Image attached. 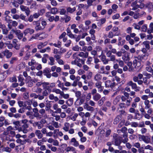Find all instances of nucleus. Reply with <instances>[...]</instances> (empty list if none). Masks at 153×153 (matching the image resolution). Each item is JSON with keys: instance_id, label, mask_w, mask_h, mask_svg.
<instances>
[{"instance_id": "6ab92c4d", "label": "nucleus", "mask_w": 153, "mask_h": 153, "mask_svg": "<svg viewBox=\"0 0 153 153\" xmlns=\"http://www.w3.org/2000/svg\"><path fill=\"white\" fill-rule=\"evenodd\" d=\"M27 52L25 56L23 58L24 60H27L30 58L31 55L30 54V52L28 51V50L26 51Z\"/></svg>"}, {"instance_id": "5fc2aeb1", "label": "nucleus", "mask_w": 153, "mask_h": 153, "mask_svg": "<svg viewBox=\"0 0 153 153\" xmlns=\"http://www.w3.org/2000/svg\"><path fill=\"white\" fill-rule=\"evenodd\" d=\"M24 98L25 99H28L29 98V95L28 93H26L24 94Z\"/></svg>"}, {"instance_id": "0eeeda50", "label": "nucleus", "mask_w": 153, "mask_h": 153, "mask_svg": "<svg viewBox=\"0 0 153 153\" xmlns=\"http://www.w3.org/2000/svg\"><path fill=\"white\" fill-rule=\"evenodd\" d=\"M122 142V138L120 137H116L114 139V145L116 146L120 145Z\"/></svg>"}, {"instance_id": "7ed1b4c3", "label": "nucleus", "mask_w": 153, "mask_h": 153, "mask_svg": "<svg viewBox=\"0 0 153 153\" xmlns=\"http://www.w3.org/2000/svg\"><path fill=\"white\" fill-rule=\"evenodd\" d=\"M115 83L113 82L112 83L110 80H108L105 82V85L106 88H113L115 86Z\"/></svg>"}, {"instance_id": "e433bc0d", "label": "nucleus", "mask_w": 153, "mask_h": 153, "mask_svg": "<svg viewBox=\"0 0 153 153\" xmlns=\"http://www.w3.org/2000/svg\"><path fill=\"white\" fill-rule=\"evenodd\" d=\"M93 61L92 58L91 57L89 56L88 57L87 61L86 62L87 64L90 65L91 64V62Z\"/></svg>"}, {"instance_id": "412c9836", "label": "nucleus", "mask_w": 153, "mask_h": 153, "mask_svg": "<svg viewBox=\"0 0 153 153\" xmlns=\"http://www.w3.org/2000/svg\"><path fill=\"white\" fill-rule=\"evenodd\" d=\"M127 85L128 86H131L133 89L135 88L137 86L136 83L133 82L131 81H129Z\"/></svg>"}, {"instance_id": "4468645a", "label": "nucleus", "mask_w": 153, "mask_h": 153, "mask_svg": "<svg viewBox=\"0 0 153 153\" xmlns=\"http://www.w3.org/2000/svg\"><path fill=\"white\" fill-rule=\"evenodd\" d=\"M35 134L39 139H41L43 137V134L41 133L40 130H36L35 131Z\"/></svg>"}, {"instance_id": "1a4fd4ad", "label": "nucleus", "mask_w": 153, "mask_h": 153, "mask_svg": "<svg viewBox=\"0 0 153 153\" xmlns=\"http://www.w3.org/2000/svg\"><path fill=\"white\" fill-rule=\"evenodd\" d=\"M24 80V78L23 75L22 74H19L18 77V80L19 82H20L19 84L20 86H22L24 85L25 83L23 82Z\"/></svg>"}, {"instance_id": "bf43d9fd", "label": "nucleus", "mask_w": 153, "mask_h": 153, "mask_svg": "<svg viewBox=\"0 0 153 153\" xmlns=\"http://www.w3.org/2000/svg\"><path fill=\"white\" fill-rule=\"evenodd\" d=\"M72 50L75 51H78L79 50V48L78 45H76L72 48Z\"/></svg>"}, {"instance_id": "39448f33", "label": "nucleus", "mask_w": 153, "mask_h": 153, "mask_svg": "<svg viewBox=\"0 0 153 153\" xmlns=\"http://www.w3.org/2000/svg\"><path fill=\"white\" fill-rule=\"evenodd\" d=\"M49 83L48 82H44L42 87L44 90H47L49 93H50L51 91V89L50 88V87L49 85Z\"/></svg>"}, {"instance_id": "aec40b11", "label": "nucleus", "mask_w": 153, "mask_h": 153, "mask_svg": "<svg viewBox=\"0 0 153 153\" xmlns=\"http://www.w3.org/2000/svg\"><path fill=\"white\" fill-rule=\"evenodd\" d=\"M94 79L97 82H99L102 79V76L99 74H97L95 75Z\"/></svg>"}, {"instance_id": "473e14b6", "label": "nucleus", "mask_w": 153, "mask_h": 153, "mask_svg": "<svg viewBox=\"0 0 153 153\" xmlns=\"http://www.w3.org/2000/svg\"><path fill=\"white\" fill-rule=\"evenodd\" d=\"M13 33H14L13 31H12V30H11L10 32V34L8 36V38L10 40L12 39L14 37Z\"/></svg>"}, {"instance_id": "a19ab883", "label": "nucleus", "mask_w": 153, "mask_h": 153, "mask_svg": "<svg viewBox=\"0 0 153 153\" xmlns=\"http://www.w3.org/2000/svg\"><path fill=\"white\" fill-rule=\"evenodd\" d=\"M65 18H64L65 20V22L67 23L71 19V17L67 15H65Z\"/></svg>"}, {"instance_id": "3c124183", "label": "nucleus", "mask_w": 153, "mask_h": 153, "mask_svg": "<svg viewBox=\"0 0 153 153\" xmlns=\"http://www.w3.org/2000/svg\"><path fill=\"white\" fill-rule=\"evenodd\" d=\"M66 12V10L64 9H61L60 11V14L61 15H65Z\"/></svg>"}, {"instance_id": "69168bd1", "label": "nucleus", "mask_w": 153, "mask_h": 153, "mask_svg": "<svg viewBox=\"0 0 153 153\" xmlns=\"http://www.w3.org/2000/svg\"><path fill=\"white\" fill-rule=\"evenodd\" d=\"M27 7H26L23 5H21L20 6V8L21 10L23 11H24L27 8Z\"/></svg>"}, {"instance_id": "f257e3e1", "label": "nucleus", "mask_w": 153, "mask_h": 153, "mask_svg": "<svg viewBox=\"0 0 153 153\" xmlns=\"http://www.w3.org/2000/svg\"><path fill=\"white\" fill-rule=\"evenodd\" d=\"M28 120L26 119L21 120L20 127L22 128V131L24 133H27L28 131L27 128L29 127V125L27 123Z\"/></svg>"}, {"instance_id": "bb28decb", "label": "nucleus", "mask_w": 153, "mask_h": 153, "mask_svg": "<svg viewBox=\"0 0 153 153\" xmlns=\"http://www.w3.org/2000/svg\"><path fill=\"white\" fill-rule=\"evenodd\" d=\"M139 139H141L146 143H149V141L146 140H145V137L144 135L139 134Z\"/></svg>"}, {"instance_id": "f8f14e48", "label": "nucleus", "mask_w": 153, "mask_h": 153, "mask_svg": "<svg viewBox=\"0 0 153 153\" xmlns=\"http://www.w3.org/2000/svg\"><path fill=\"white\" fill-rule=\"evenodd\" d=\"M78 55L80 57L86 58L88 57V53L87 52L85 53L82 52H80Z\"/></svg>"}, {"instance_id": "09e8293b", "label": "nucleus", "mask_w": 153, "mask_h": 153, "mask_svg": "<svg viewBox=\"0 0 153 153\" xmlns=\"http://www.w3.org/2000/svg\"><path fill=\"white\" fill-rule=\"evenodd\" d=\"M14 45V48L16 50H19L20 48V45L19 44L18 45L17 43L15 44H13Z\"/></svg>"}, {"instance_id": "a211bd4d", "label": "nucleus", "mask_w": 153, "mask_h": 153, "mask_svg": "<svg viewBox=\"0 0 153 153\" xmlns=\"http://www.w3.org/2000/svg\"><path fill=\"white\" fill-rule=\"evenodd\" d=\"M4 54L6 56L7 58H9L12 56V53L11 52H10L9 50H6L4 51Z\"/></svg>"}, {"instance_id": "6e6552de", "label": "nucleus", "mask_w": 153, "mask_h": 153, "mask_svg": "<svg viewBox=\"0 0 153 153\" xmlns=\"http://www.w3.org/2000/svg\"><path fill=\"white\" fill-rule=\"evenodd\" d=\"M122 118V116L121 115H117V117L114 119L113 123L114 125H117Z\"/></svg>"}, {"instance_id": "49530a36", "label": "nucleus", "mask_w": 153, "mask_h": 153, "mask_svg": "<svg viewBox=\"0 0 153 153\" xmlns=\"http://www.w3.org/2000/svg\"><path fill=\"white\" fill-rule=\"evenodd\" d=\"M13 128V130H18L19 132L22 131V128L20 127L19 126H16Z\"/></svg>"}, {"instance_id": "72a5a7b5", "label": "nucleus", "mask_w": 153, "mask_h": 153, "mask_svg": "<svg viewBox=\"0 0 153 153\" xmlns=\"http://www.w3.org/2000/svg\"><path fill=\"white\" fill-rule=\"evenodd\" d=\"M4 27H3L1 28L2 29V33L3 34H7L8 32V30L7 29H6V26L5 25H4Z\"/></svg>"}, {"instance_id": "f03ea898", "label": "nucleus", "mask_w": 153, "mask_h": 153, "mask_svg": "<svg viewBox=\"0 0 153 153\" xmlns=\"http://www.w3.org/2000/svg\"><path fill=\"white\" fill-rule=\"evenodd\" d=\"M12 31H13V32L15 33L19 39H21L23 38V33H21L20 30L13 29Z\"/></svg>"}, {"instance_id": "20e7f679", "label": "nucleus", "mask_w": 153, "mask_h": 153, "mask_svg": "<svg viewBox=\"0 0 153 153\" xmlns=\"http://www.w3.org/2000/svg\"><path fill=\"white\" fill-rule=\"evenodd\" d=\"M36 26L35 29L36 31L39 30H43L44 29V27H42L40 26V23L39 21H37L35 22Z\"/></svg>"}, {"instance_id": "5701e85b", "label": "nucleus", "mask_w": 153, "mask_h": 153, "mask_svg": "<svg viewBox=\"0 0 153 153\" xmlns=\"http://www.w3.org/2000/svg\"><path fill=\"white\" fill-rule=\"evenodd\" d=\"M4 151L10 152L11 151V149L8 147H4L1 149H0V152H2Z\"/></svg>"}, {"instance_id": "79ce46f5", "label": "nucleus", "mask_w": 153, "mask_h": 153, "mask_svg": "<svg viewBox=\"0 0 153 153\" xmlns=\"http://www.w3.org/2000/svg\"><path fill=\"white\" fill-rule=\"evenodd\" d=\"M68 102L69 103V104H68V106H71L73 104V98H70L68 100Z\"/></svg>"}, {"instance_id": "b1692460", "label": "nucleus", "mask_w": 153, "mask_h": 153, "mask_svg": "<svg viewBox=\"0 0 153 153\" xmlns=\"http://www.w3.org/2000/svg\"><path fill=\"white\" fill-rule=\"evenodd\" d=\"M65 127H64L63 129L66 131H68L69 128V126L70 124L66 122L64 124Z\"/></svg>"}, {"instance_id": "c756f323", "label": "nucleus", "mask_w": 153, "mask_h": 153, "mask_svg": "<svg viewBox=\"0 0 153 153\" xmlns=\"http://www.w3.org/2000/svg\"><path fill=\"white\" fill-rule=\"evenodd\" d=\"M120 97L118 96L113 101V104L115 105H117L118 102L120 101Z\"/></svg>"}, {"instance_id": "de8ad7c7", "label": "nucleus", "mask_w": 153, "mask_h": 153, "mask_svg": "<svg viewBox=\"0 0 153 153\" xmlns=\"http://www.w3.org/2000/svg\"><path fill=\"white\" fill-rule=\"evenodd\" d=\"M108 38H112L114 36V33L112 31H110L108 33Z\"/></svg>"}, {"instance_id": "f704fd0d", "label": "nucleus", "mask_w": 153, "mask_h": 153, "mask_svg": "<svg viewBox=\"0 0 153 153\" xmlns=\"http://www.w3.org/2000/svg\"><path fill=\"white\" fill-rule=\"evenodd\" d=\"M26 16L23 14H21L19 16V18L25 22H27V19L25 18Z\"/></svg>"}, {"instance_id": "f3484780", "label": "nucleus", "mask_w": 153, "mask_h": 153, "mask_svg": "<svg viewBox=\"0 0 153 153\" xmlns=\"http://www.w3.org/2000/svg\"><path fill=\"white\" fill-rule=\"evenodd\" d=\"M101 60L103 62L104 64H106L108 63L109 60L106 59L105 56V55H103L101 57Z\"/></svg>"}, {"instance_id": "9d476101", "label": "nucleus", "mask_w": 153, "mask_h": 153, "mask_svg": "<svg viewBox=\"0 0 153 153\" xmlns=\"http://www.w3.org/2000/svg\"><path fill=\"white\" fill-rule=\"evenodd\" d=\"M130 53H126L122 57V59L124 61H129L130 60L129 55Z\"/></svg>"}, {"instance_id": "a18cd8bd", "label": "nucleus", "mask_w": 153, "mask_h": 153, "mask_svg": "<svg viewBox=\"0 0 153 153\" xmlns=\"http://www.w3.org/2000/svg\"><path fill=\"white\" fill-rule=\"evenodd\" d=\"M120 17V15L118 13H116L112 16V19L113 20L117 19H118Z\"/></svg>"}, {"instance_id": "dca6fc26", "label": "nucleus", "mask_w": 153, "mask_h": 153, "mask_svg": "<svg viewBox=\"0 0 153 153\" xmlns=\"http://www.w3.org/2000/svg\"><path fill=\"white\" fill-rule=\"evenodd\" d=\"M67 145L65 143H63L59 149L60 150L61 152H64V151L66 150Z\"/></svg>"}, {"instance_id": "338daca9", "label": "nucleus", "mask_w": 153, "mask_h": 153, "mask_svg": "<svg viewBox=\"0 0 153 153\" xmlns=\"http://www.w3.org/2000/svg\"><path fill=\"white\" fill-rule=\"evenodd\" d=\"M41 23L43 27H44L45 28V26L47 25V23L46 21L45 20L42 21Z\"/></svg>"}, {"instance_id": "603ef678", "label": "nucleus", "mask_w": 153, "mask_h": 153, "mask_svg": "<svg viewBox=\"0 0 153 153\" xmlns=\"http://www.w3.org/2000/svg\"><path fill=\"white\" fill-rule=\"evenodd\" d=\"M24 11L25 12V13L27 16H28L30 13V10L29 8L28 7L27 9H26Z\"/></svg>"}, {"instance_id": "c85d7f7f", "label": "nucleus", "mask_w": 153, "mask_h": 153, "mask_svg": "<svg viewBox=\"0 0 153 153\" xmlns=\"http://www.w3.org/2000/svg\"><path fill=\"white\" fill-rule=\"evenodd\" d=\"M49 59L50 61V62H49L48 64L51 65H54V62L55 61L54 58L52 56L49 57Z\"/></svg>"}, {"instance_id": "c03bdc74", "label": "nucleus", "mask_w": 153, "mask_h": 153, "mask_svg": "<svg viewBox=\"0 0 153 153\" xmlns=\"http://www.w3.org/2000/svg\"><path fill=\"white\" fill-rule=\"evenodd\" d=\"M111 130L110 129L107 130L105 133V137H108L111 134Z\"/></svg>"}, {"instance_id": "7c9ffc66", "label": "nucleus", "mask_w": 153, "mask_h": 153, "mask_svg": "<svg viewBox=\"0 0 153 153\" xmlns=\"http://www.w3.org/2000/svg\"><path fill=\"white\" fill-rule=\"evenodd\" d=\"M51 71L50 68H46L43 71V73H44V75H45V74H48V73L51 72Z\"/></svg>"}, {"instance_id": "393cba45", "label": "nucleus", "mask_w": 153, "mask_h": 153, "mask_svg": "<svg viewBox=\"0 0 153 153\" xmlns=\"http://www.w3.org/2000/svg\"><path fill=\"white\" fill-rule=\"evenodd\" d=\"M105 100V97H103L98 102V104L100 106H101L104 103V101Z\"/></svg>"}, {"instance_id": "ddd939ff", "label": "nucleus", "mask_w": 153, "mask_h": 153, "mask_svg": "<svg viewBox=\"0 0 153 153\" xmlns=\"http://www.w3.org/2000/svg\"><path fill=\"white\" fill-rule=\"evenodd\" d=\"M134 113L135 114V118L138 120H140V118H142L143 116L142 114H141L139 113V111L137 110L135 111Z\"/></svg>"}, {"instance_id": "cd10ccee", "label": "nucleus", "mask_w": 153, "mask_h": 153, "mask_svg": "<svg viewBox=\"0 0 153 153\" xmlns=\"http://www.w3.org/2000/svg\"><path fill=\"white\" fill-rule=\"evenodd\" d=\"M51 14H55L58 12V10L57 8L53 7L51 9Z\"/></svg>"}, {"instance_id": "052dcab7", "label": "nucleus", "mask_w": 153, "mask_h": 153, "mask_svg": "<svg viewBox=\"0 0 153 153\" xmlns=\"http://www.w3.org/2000/svg\"><path fill=\"white\" fill-rule=\"evenodd\" d=\"M45 10L44 9H41L39 12V13L40 14V15H42L43 14L45 13Z\"/></svg>"}, {"instance_id": "0e129e2a", "label": "nucleus", "mask_w": 153, "mask_h": 153, "mask_svg": "<svg viewBox=\"0 0 153 153\" xmlns=\"http://www.w3.org/2000/svg\"><path fill=\"white\" fill-rule=\"evenodd\" d=\"M67 43L65 44V46L67 47H68L70 45L71 43V40H68L67 41Z\"/></svg>"}, {"instance_id": "680f3d73", "label": "nucleus", "mask_w": 153, "mask_h": 153, "mask_svg": "<svg viewBox=\"0 0 153 153\" xmlns=\"http://www.w3.org/2000/svg\"><path fill=\"white\" fill-rule=\"evenodd\" d=\"M51 1V3L53 6H56L57 5V3L56 1L54 0H52Z\"/></svg>"}, {"instance_id": "2eb2a0df", "label": "nucleus", "mask_w": 153, "mask_h": 153, "mask_svg": "<svg viewBox=\"0 0 153 153\" xmlns=\"http://www.w3.org/2000/svg\"><path fill=\"white\" fill-rule=\"evenodd\" d=\"M76 10V8L74 7L71 8L70 7H68L66 8V10L67 13H73Z\"/></svg>"}, {"instance_id": "774afa93", "label": "nucleus", "mask_w": 153, "mask_h": 153, "mask_svg": "<svg viewBox=\"0 0 153 153\" xmlns=\"http://www.w3.org/2000/svg\"><path fill=\"white\" fill-rule=\"evenodd\" d=\"M33 16L32 15H30L28 19H27V22L29 21L30 22H32L33 20Z\"/></svg>"}, {"instance_id": "423d86ee", "label": "nucleus", "mask_w": 153, "mask_h": 153, "mask_svg": "<svg viewBox=\"0 0 153 153\" xmlns=\"http://www.w3.org/2000/svg\"><path fill=\"white\" fill-rule=\"evenodd\" d=\"M102 82L101 81L97 82L95 84V86L98 88V91L101 92L103 90L104 87L102 86Z\"/></svg>"}, {"instance_id": "6e6d98bb", "label": "nucleus", "mask_w": 153, "mask_h": 153, "mask_svg": "<svg viewBox=\"0 0 153 153\" xmlns=\"http://www.w3.org/2000/svg\"><path fill=\"white\" fill-rule=\"evenodd\" d=\"M78 115L77 113H75L74 114V116H72V117L71 118V119L75 121L76 120V118L78 116Z\"/></svg>"}, {"instance_id": "4be33fe9", "label": "nucleus", "mask_w": 153, "mask_h": 153, "mask_svg": "<svg viewBox=\"0 0 153 153\" xmlns=\"http://www.w3.org/2000/svg\"><path fill=\"white\" fill-rule=\"evenodd\" d=\"M101 97V96L100 94L98 93H96L93 97V98L94 100L96 101H98Z\"/></svg>"}, {"instance_id": "13d9d810", "label": "nucleus", "mask_w": 153, "mask_h": 153, "mask_svg": "<svg viewBox=\"0 0 153 153\" xmlns=\"http://www.w3.org/2000/svg\"><path fill=\"white\" fill-rule=\"evenodd\" d=\"M104 69L105 68L104 66H102L100 68V70L102 71V72H100V74H108V73H106L105 71H104Z\"/></svg>"}, {"instance_id": "2f4dec72", "label": "nucleus", "mask_w": 153, "mask_h": 153, "mask_svg": "<svg viewBox=\"0 0 153 153\" xmlns=\"http://www.w3.org/2000/svg\"><path fill=\"white\" fill-rule=\"evenodd\" d=\"M147 28V25L146 24L143 25L141 27V31L143 32H146Z\"/></svg>"}, {"instance_id": "9b49d317", "label": "nucleus", "mask_w": 153, "mask_h": 153, "mask_svg": "<svg viewBox=\"0 0 153 153\" xmlns=\"http://www.w3.org/2000/svg\"><path fill=\"white\" fill-rule=\"evenodd\" d=\"M145 7L146 8H148V10L150 11H152L153 9V6L152 3L150 2H149L145 4Z\"/></svg>"}, {"instance_id": "8fccbe9b", "label": "nucleus", "mask_w": 153, "mask_h": 153, "mask_svg": "<svg viewBox=\"0 0 153 153\" xmlns=\"http://www.w3.org/2000/svg\"><path fill=\"white\" fill-rule=\"evenodd\" d=\"M91 93H89L87 95V96L86 97V101H89L90 100V99L91 98Z\"/></svg>"}, {"instance_id": "c9c22d12", "label": "nucleus", "mask_w": 153, "mask_h": 153, "mask_svg": "<svg viewBox=\"0 0 153 153\" xmlns=\"http://www.w3.org/2000/svg\"><path fill=\"white\" fill-rule=\"evenodd\" d=\"M13 124L16 126H17L20 127L21 124V120L14 121L13 122Z\"/></svg>"}, {"instance_id": "ea45409f", "label": "nucleus", "mask_w": 153, "mask_h": 153, "mask_svg": "<svg viewBox=\"0 0 153 153\" xmlns=\"http://www.w3.org/2000/svg\"><path fill=\"white\" fill-rule=\"evenodd\" d=\"M36 64V62L35 61V60L33 59H31V62H29L28 63L29 66H32L33 65H35Z\"/></svg>"}, {"instance_id": "4d7b16f0", "label": "nucleus", "mask_w": 153, "mask_h": 153, "mask_svg": "<svg viewBox=\"0 0 153 153\" xmlns=\"http://www.w3.org/2000/svg\"><path fill=\"white\" fill-rule=\"evenodd\" d=\"M39 96V95H36L35 93H32L30 95V97H34V98H37Z\"/></svg>"}, {"instance_id": "a878e982", "label": "nucleus", "mask_w": 153, "mask_h": 153, "mask_svg": "<svg viewBox=\"0 0 153 153\" xmlns=\"http://www.w3.org/2000/svg\"><path fill=\"white\" fill-rule=\"evenodd\" d=\"M51 107V103H47L46 104L45 106V110L46 111H48L49 110H50L52 112H53V110H51L50 109V108Z\"/></svg>"}, {"instance_id": "4c0bfd02", "label": "nucleus", "mask_w": 153, "mask_h": 153, "mask_svg": "<svg viewBox=\"0 0 153 153\" xmlns=\"http://www.w3.org/2000/svg\"><path fill=\"white\" fill-rule=\"evenodd\" d=\"M26 83L27 84V85L29 87H32L33 85V83L31 80L26 81Z\"/></svg>"}, {"instance_id": "864d4df0", "label": "nucleus", "mask_w": 153, "mask_h": 153, "mask_svg": "<svg viewBox=\"0 0 153 153\" xmlns=\"http://www.w3.org/2000/svg\"><path fill=\"white\" fill-rule=\"evenodd\" d=\"M141 108L139 109L140 111L142 113V114L143 116L144 114L146 112L144 110L143 106H141Z\"/></svg>"}, {"instance_id": "58836bf2", "label": "nucleus", "mask_w": 153, "mask_h": 153, "mask_svg": "<svg viewBox=\"0 0 153 153\" xmlns=\"http://www.w3.org/2000/svg\"><path fill=\"white\" fill-rule=\"evenodd\" d=\"M75 94L76 96L78 98L76 100V101H77L79 100V97L81 94V91H78L75 92Z\"/></svg>"}, {"instance_id": "37998d69", "label": "nucleus", "mask_w": 153, "mask_h": 153, "mask_svg": "<svg viewBox=\"0 0 153 153\" xmlns=\"http://www.w3.org/2000/svg\"><path fill=\"white\" fill-rule=\"evenodd\" d=\"M146 69L148 72L150 73H153V70L151 66H149L148 67H146Z\"/></svg>"}, {"instance_id": "e2e57ef3", "label": "nucleus", "mask_w": 153, "mask_h": 153, "mask_svg": "<svg viewBox=\"0 0 153 153\" xmlns=\"http://www.w3.org/2000/svg\"><path fill=\"white\" fill-rule=\"evenodd\" d=\"M133 146L137 148H139L140 147V145L139 143L137 142L135 143Z\"/></svg>"}]
</instances>
